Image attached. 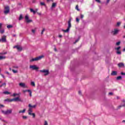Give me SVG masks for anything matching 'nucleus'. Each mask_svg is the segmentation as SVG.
I'll return each mask as SVG.
<instances>
[{"mask_svg": "<svg viewBox=\"0 0 125 125\" xmlns=\"http://www.w3.org/2000/svg\"><path fill=\"white\" fill-rule=\"evenodd\" d=\"M44 31H45V29L44 28H43L41 32V35H43V32H44Z\"/></svg>", "mask_w": 125, "mask_h": 125, "instance_id": "obj_32", "label": "nucleus"}, {"mask_svg": "<svg viewBox=\"0 0 125 125\" xmlns=\"http://www.w3.org/2000/svg\"><path fill=\"white\" fill-rule=\"evenodd\" d=\"M115 49H116V50H120V49H121V46L115 48Z\"/></svg>", "mask_w": 125, "mask_h": 125, "instance_id": "obj_33", "label": "nucleus"}, {"mask_svg": "<svg viewBox=\"0 0 125 125\" xmlns=\"http://www.w3.org/2000/svg\"><path fill=\"white\" fill-rule=\"evenodd\" d=\"M56 7V3H53L52 4V8H53V7Z\"/></svg>", "mask_w": 125, "mask_h": 125, "instance_id": "obj_23", "label": "nucleus"}, {"mask_svg": "<svg viewBox=\"0 0 125 125\" xmlns=\"http://www.w3.org/2000/svg\"><path fill=\"white\" fill-rule=\"evenodd\" d=\"M31 85H32V86H36V84L34 82H31Z\"/></svg>", "mask_w": 125, "mask_h": 125, "instance_id": "obj_25", "label": "nucleus"}, {"mask_svg": "<svg viewBox=\"0 0 125 125\" xmlns=\"http://www.w3.org/2000/svg\"><path fill=\"white\" fill-rule=\"evenodd\" d=\"M116 45H120V44H121V42H116Z\"/></svg>", "mask_w": 125, "mask_h": 125, "instance_id": "obj_40", "label": "nucleus"}, {"mask_svg": "<svg viewBox=\"0 0 125 125\" xmlns=\"http://www.w3.org/2000/svg\"><path fill=\"white\" fill-rule=\"evenodd\" d=\"M79 41H80V39H77V40H76L75 42H74V43H77V42H79Z\"/></svg>", "mask_w": 125, "mask_h": 125, "instance_id": "obj_47", "label": "nucleus"}, {"mask_svg": "<svg viewBox=\"0 0 125 125\" xmlns=\"http://www.w3.org/2000/svg\"><path fill=\"white\" fill-rule=\"evenodd\" d=\"M6 74H7V75H9V72H6Z\"/></svg>", "mask_w": 125, "mask_h": 125, "instance_id": "obj_61", "label": "nucleus"}, {"mask_svg": "<svg viewBox=\"0 0 125 125\" xmlns=\"http://www.w3.org/2000/svg\"><path fill=\"white\" fill-rule=\"evenodd\" d=\"M59 38H62V35H59Z\"/></svg>", "mask_w": 125, "mask_h": 125, "instance_id": "obj_59", "label": "nucleus"}, {"mask_svg": "<svg viewBox=\"0 0 125 125\" xmlns=\"http://www.w3.org/2000/svg\"><path fill=\"white\" fill-rule=\"evenodd\" d=\"M123 102L124 103H125V100H123Z\"/></svg>", "mask_w": 125, "mask_h": 125, "instance_id": "obj_63", "label": "nucleus"}, {"mask_svg": "<svg viewBox=\"0 0 125 125\" xmlns=\"http://www.w3.org/2000/svg\"><path fill=\"white\" fill-rule=\"evenodd\" d=\"M118 72L116 71H113L111 73V76H117Z\"/></svg>", "mask_w": 125, "mask_h": 125, "instance_id": "obj_12", "label": "nucleus"}, {"mask_svg": "<svg viewBox=\"0 0 125 125\" xmlns=\"http://www.w3.org/2000/svg\"><path fill=\"white\" fill-rule=\"evenodd\" d=\"M40 4L41 5H45V4L44 3V2H41L40 3Z\"/></svg>", "mask_w": 125, "mask_h": 125, "instance_id": "obj_42", "label": "nucleus"}, {"mask_svg": "<svg viewBox=\"0 0 125 125\" xmlns=\"http://www.w3.org/2000/svg\"><path fill=\"white\" fill-rule=\"evenodd\" d=\"M123 51L125 52V48L123 49Z\"/></svg>", "mask_w": 125, "mask_h": 125, "instance_id": "obj_62", "label": "nucleus"}, {"mask_svg": "<svg viewBox=\"0 0 125 125\" xmlns=\"http://www.w3.org/2000/svg\"><path fill=\"white\" fill-rule=\"evenodd\" d=\"M121 75H122V76H125V73L124 72H121Z\"/></svg>", "mask_w": 125, "mask_h": 125, "instance_id": "obj_50", "label": "nucleus"}, {"mask_svg": "<svg viewBox=\"0 0 125 125\" xmlns=\"http://www.w3.org/2000/svg\"><path fill=\"white\" fill-rule=\"evenodd\" d=\"M97 2H98L99 3H101V1L100 0H95Z\"/></svg>", "mask_w": 125, "mask_h": 125, "instance_id": "obj_44", "label": "nucleus"}, {"mask_svg": "<svg viewBox=\"0 0 125 125\" xmlns=\"http://www.w3.org/2000/svg\"><path fill=\"white\" fill-rule=\"evenodd\" d=\"M118 33H119V30L117 29H114V30L111 32V34H112L113 36H116V35H117Z\"/></svg>", "mask_w": 125, "mask_h": 125, "instance_id": "obj_7", "label": "nucleus"}, {"mask_svg": "<svg viewBox=\"0 0 125 125\" xmlns=\"http://www.w3.org/2000/svg\"><path fill=\"white\" fill-rule=\"evenodd\" d=\"M1 112L4 115H7L6 114V111H4V110H1Z\"/></svg>", "mask_w": 125, "mask_h": 125, "instance_id": "obj_31", "label": "nucleus"}, {"mask_svg": "<svg viewBox=\"0 0 125 125\" xmlns=\"http://www.w3.org/2000/svg\"><path fill=\"white\" fill-rule=\"evenodd\" d=\"M116 53L117 54H122V52L120 50H117Z\"/></svg>", "mask_w": 125, "mask_h": 125, "instance_id": "obj_28", "label": "nucleus"}, {"mask_svg": "<svg viewBox=\"0 0 125 125\" xmlns=\"http://www.w3.org/2000/svg\"><path fill=\"white\" fill-rule=\"evenodd\" d=\"M28 107L29 108H36L37 107V105H32L31 104H29Z\"/></svg>", "mask_w": 125, "mask_h": 125, "instance_id": "obj_15", "label": "nucleus"}, {"mask_svg": "<svg viewBox=\"0 0 125 125\" xmlns=\"http://www.w3.org/2000/svg\"><path fill=\"white\" fill-rule=\"evenodd\" d=\"M83 17H84V16H83V14H81V19H83Z\"/></svg>", "mask_w": 125, "mask_h": 125, "instance_id": "obj_46", "label": "nucleus"}, {"mask_svg": "<svg viewBox=\"0 0 125 125\" xmlns=\"http://www.w3.org/2000/svg\"><path fill=\"white\" fill-rule=\"evenodd\" d=\"M40 73H43L44 76H48L49 75V70L48 69H43L40 70Z\"/></svg>", "mask_w": 125, "mask_h": 125, "instance_id": "obj_4", "label": "nucleus"}, {"mask_svg": "<svg viewBox=\"0 0 125 125\" xmlns=\"http://www.w3.org/2000/svg\"><path fill=\"white\" fill-rule=\"evenodd\" d=\"M2 26V23H0V29H1V26Z\"/></svg>", "mask_w": 125, "mask_h": 125, "instance_id": "obj_53", "label": "nucleus"}, {"mask_svg": "<svg viewBox=\"0 0 125 125\" xmlns=\"http://www.w3.org/2000/svg\"><path fill=\"white\" fill-rule=\"evenodd\" d=\"M6 115L11 114L12 113V109H8L6 111Z\"/></svg>", "mask_w": 125, "mask_h": 125, "instance_id": "obj_11", "label": "nucleus"}, {"mask_svg": "<svg viewBox=\"0 0 125 125\" xmlns=\"http://www.w3.org/2000/svg\"><path fill=\"white\" fill-rule=\"evenodd\" d=\"M6 57L5 56H0V60H3L5 59Z\"/></svg>", "mask_w": 125, "mask_h": 125, "instance_id": "obj_19", "label": "nucleus"}, {"mask_svg": "<svg viewBox=\"0 0 125 125\" xmlns=\"http://www.w3.org/2000/svg\"><path fill=\"white\" fill-rule=\"evenodd\" d=\"M54 50H55V51H57V49H56V48H54Z\"/></svg>", "mask_w": 125, "mask_h": 125, "instance_id": "obj_60", "label": "nucleus"}, {"mask_svg": "<svg viewBox=\"0 0 125 125\" xmlns=\"http://www.w3.org/2000/svg\"><path fill=\"white\" fill-rule=\"evenodd\" d=\"M28 92H29V96L30 97H32V91H31V90H30V91H28Z\"/></svg>", "mask_w": 125, "mask_h": 125, "instance_id": "obj_36", "label": "nucleus"}, {"mask_svg": "<svg viewBox=\"0 0 125 125\" xmlns=\"http://www.w3.org/2000/svg\"><path fill=\"white\" fill-rule=\"evenodd\" d=\"M122 107H125V104H123V105H119L118 106V109H121V108H122Z\"/></svg>", "mask_w": 125, "mask_h": 125, "instance_id": "obj_29", "label": "nucleus"}, {"mask_svg": "<svg viewBox=\"0 0 125 125\" xmlns=\"http://www.w3.org/2000/svg\"><path fill=\"white\" fill-rule=\"evenodd\" d=\"M118 67H124V66H125V64H124L123 63H119L118 64Z\"/></svg>", "mask_w": 125, "mask_h": 125, "instance_id": "obj_16", "label": "nucleus"}, {"mask_svg": "<svg viewBox=\"0 0 125 125\" xmlns=\"http://www.w3.org/2000/svg\"><path fill=\"white\" fill-rule=\"evenodd\" d=\"M120 25H121V22H118L117 23V26L118 27H119Z\"/></svg>", "mask_w": 125, "mask_h": 125, "instance_id": "obj_38", "label": "nucleus"}, {"mask_svg": "<svg viewBox=\"0 0 125 125\" xmlns=\"http://www.w3.org/2000/svg\"><path fill=\"white\" fill-rule=\"evenodd\" d=\"M1 77H2V78H3V79H4V75L3 74H0Z\"/></svg>", "mask_w": 125, "mask_h": 125, "instance_id": "obj_56", "label": "nucleus"}, {"mask_svg": "<svg viewBox=\"0 0 125 125\" xmlns=\"http://www.w3.org/2000/svg\"><path fill=\"white\" fill-rule=\"evenodd\" d=\"M48 125V124H47V122L45 121L44 125Z\"/></svg>", "mask_w": 125, "mask_h": 125, "instance_id": "obj_51", "label": "nucleus"}, {"mask_svg": "<svg viewBox=\"0 0 125 125\" xmlns=\"http://www.w3.org/2000/svg\"><path fill=\"white\" fill-rule=\"evenodd\" d=\"M116 80H117V81H120V80H122V76H119L117 77Z\"/></svg>", "mask_w": 125, "mask_h": 125, "instance_id": "obj_24", "label": "nucleus"}, {"mask_svg": "<svg viewBox=\"0 0 125 125\" xmlns=\"http://www.w3.org/2000/svg\"><path fill=\"white\" fill-rule=\"evenodd\" d=\"M32 32L33 33V34H35V33H36V30H35V29H32Z\"/></svg>", "mask_w": 125, "mask_h": 125, "instance_id": "obj_48", "label": "nucleus"}, {"mask_svg": "<svg viewBox=\"0 0 125 125\" xmlns=\"http://www.w3.org/2000/svg\"><path fill=\"white\" fill-rule=\"evenodd\" d=\"M0 34H3V33H4V29H2V30H0Z\"/></svg>", "mask_w": 125, "mask_h": 125, "instance_id": "obj_34", "label": "nucleus"}, {"mask_svg": "<svg viewBox=\"0 0 125 125\" xmlns=\"http://www.w3.org/2000/svg\"><path fill=\"white\" fill-rule=\"evenodd\" d=\"M0 42H6V36H2L1 39H0Z\"/></svg>", "mask_w": 125, "mask_h": 125, "instance_id": "obj_5", "label": "nucleus"}, {"mask_svg": "<svg viewBox=\"0 0 125 125\" xmlns=\"http://www.w3.org/2000/svg\"><path fill=\"white\" fill-rule=\"evenodd\" d=\"M71 21H72V20L70 19L68 21V27L66 30H62V31L64 33H68L69 31H70V29H71V27H72V24L71 23Z\"/></svg>", "mask_w": 125, "mask_h": 125, "instance_id": "obj_1", "label": "nucleus"}, {"mask_svg": "<svg viewBox=\"0 0 125 125\" xmlns=\"http://www.w3.org/2000/svg\"><path fill=\"white\" fill-rule=\"evenodd\" d=\"M2 107H4V105L0 104V108H1Z\"/></svg>", "mask_w": 125, "mask_h": 125, "instance_id": "obj_52", "label": "nucleus"}, {"mask_svg": "<svg viewBox=\"0 0 125 125\" xmlns=\"http://www.w3.org/2000/svg\"><path fill=\"white\" fill-rule=\"evenodd\" d=\"M25 20L27 23H31V22H33V20H29V17L28 16H25Z\"/></svg>", "mask_w": 125, "mask_h": 125, "instance_id": "obj_8", "label": "nucleus"}, {"mask_svg": "<svg viewBox=\"0 0 125 125\" xmlns=\"http://www.w3.org/2000/svg\"><path fill=\"white\" fill-rule=\"evenodd\" d=\"M4 9L5 10L4 11V13L6 15L8 14L9 12H10V8H9V6L7 5L4 6Z\"/></svg>", "mask_w": 125, "mask_h": 125, "instance_id": "obj_3", "label": "nucleus"}, {"mask_svg": "<svg viewBox=\"0 0 125 125\" xmlns=\"http://www.w3.org/2000/svg\"><path fill=\"white\" fill-rule=\"evenodd\" d=\"M22 119H23V120H27V119H28V117L25 116H23Z\"/></svg>", "mask_w": 125, "mask_h": 125, "instance_id": "obj_30", "label": "nucleus"}, {"mask_svg": "<svg viewBox=\"0 0 125 125\" xmlns=\"http://www.w3.org/2000/svg\"><path fill=\"white\" fill-rule=\"evenodd\" d=\"M22 19H23V16L22 15H20L19 20L20 21H21V20H22Z\"/></svg>", "mask_w": 125, "mask_h": 125, "instance_id": "obj_22", "label": "nucleus"}, {"mask_svg": "<svg viewBox=\"0 0 125 125\" xmlns=\"http://www.w3.org/2000/svg\"><path fill=\"white\" fill-rule=\"evenodd\" d=\"M30 10V12H32L33 14H36V12H36V11L34 10V9L32 8H31Z\"/></svg>", "mask_w": 125, "mask_h": 125, "instance_id": "obj_20", "label": "nucleus"}, {"mask_svg": "<svg viewBox=\"0 0 125 125\" xmlns=\"http://www.w3.org/2000/svg\"><path fill=\"white\" fill-rule=\"evenodd\" d=\"M3 94H10V92H8V91H5L3 92Z\"/></svg>", "mask_w": 125, "mask_h": 125, "instance_id": "obj_21", "label": "nucleus"}, {"mask_svg": "<svg viewBox=\"0 0 125 125\" xmlns=\"http://www.w3.org/2000/svg\"><path fill=\"white\" fill-rule=\"evenodd\" d=\"M109 2H110V0H106L107 3H109Z\"/></svg>", "mask_w": 125, "mask_h": 125, "instance_id": "obj_57", "label": "nucleus"}, {"mask_svg": "<svg viewBox=\"0 0 125 125\" xmlns=\"http://www.w3.org/2000/svg\"><path fill=\"white\" fill-rule=\"evenodd\" d=\"M25 112H26V109H24L23 110H20L19 111V114H21V113H25Z\"/></svg>", "mask_w": 125, "mask_h": 125, "instance_id": "obj_18", "label": "nucleus"}, {"mask_svg": "<svg viewBox=\"0 0 125 125\" xmlns=\"http://www.w3.org/2000/svg\"><path fill=\"white\" fill-rule=\"evenodd\" d=\"M29 68L30 69H32V70H39V67L36 65H30Z\"/></svg>", "mask_w": 125, "mask_h": 125, "instance_id": "obj_6", "label": "nucleus"}, {"mask_svg": "<svg viewBox=\"0 0 125 125\" xmlns=\"http://www.w3.org/2000/svg\"><path fill=\"white\" fill-rule=\"evenodd\" d=\"M13 27V26L11 25H8L7 26V28H8V29H10Z\"/></svg>", "mask_w": 125, "mask_h": 125, "instance_id": "obj_26", "label": "nucleus"}, {"mask_svg": "<svg viewBox=\"0 0 125 125\" xmlns=\"http://www.w3.org/2000/svg\"><path fill=\"white\" fill-rule=\"evenodd\" d=\"M0 54H1V55H4L5 54H7V52L2 53H0Z\"/></svg>", "mask_w": 125, "mask_h": 125, "instance_id": "obj_45", "label": "nucleus"}, {"mask_svg": "<svg viewBox=\"0 0 125 125\" xmlns=\"http://www.w3.org/2000/svg\"><path fill=\"white\" fill-rule=\"evenodd\" d=\"M13 48H17L19 51H22V48L19 45L15 46Z\"/></svg>", "mask_w": 125, "mask_h": 125, "instance_id": "obj_9", "label": "nucleus"}, {"mask_svg": "<svg viewBox=\"0 0 125 125\" xmlns=\"http://www.w3.org/2000/svg\"><path fill=\"white\" fill-rule=\"evenodd\" d=\"M78 93L79 94H82V92L81 91H79Z\"/></svg>", "mask_w": 125, "mask_h": 125, "instance_id": "obj_55", "label": "nucleus"}, {"mask_svg": "<svg viewBox=\"0 0 125 125\" xmlns=\"http://www.w3.org/2000/svg\"><path fill=\"white\" fill-rule=\"evenodd\" d=\"M12 99H5V100H4V102H12Z\"/></svg>", "mask_w": 125, "mask_h": 125, "instance_id": "obj_17", "label": "nucleus"}, {"mask_svg": "<svg viewBox=\"0 0 125 125\" xmlns=\"http://www.w3.org/2000/svg\"><path fill=\"white\" fill-rule=\"evenodd\" d=\"M109 95H113V93L110 92V93H109Z\"/></svg>", "mask_w": 125, "mask_h": 125, "instance_id": "obj_54", "label": "nucleus"}, {"mask_svg": "<svg viewBox=\"0 0 125 125\" xmlns=\"http://www.w3.org/2000/svg\"><path fill=\"white\" fill-rule=\"evenodd\" d=\"M16 95H18V94L14 93L13 95V96H14V97H15V96H16Z\"/></svg>", "mask_w": 125, "mask_h": 125, "instance_id": "obj_49", "label": "nucleus"}, {"mask_svg": "<svg viewBox=\"0 0 125 125\" xmlns=\"http://www.w3.org/2000/svg\"><path fill=\"white\" fill-rule=\"evenodd\" d=\"M75 9H76V10H78V11H80V9H79V5H77L76 6Z\"/></svg>", "mask_w": 125, "mask_h": 125, "instance_id": "obj_27", "label": "nucleus"}, {"mask_svg": "<svg viewBox=\"0 0 125 125\" xmlns=\"http://www.w3.org/2000/svg\"><path fill=\"white\" fill-rule=\"evenodd\" d=\"M12 72H13L14 73V74H16V73H17V70H15L14 69H12Z\"/></svg>", "mask_w": 125, "mask_h": 125, "instance_id": "obj_35", "label": "nucleus"}, {"mask_svg": "<svg viewBox=\"0 0 125 125\" xmlns=\"http://www.w3.org/2000/svg\"><path fill=\"white\" fill-rule=\"evenodd\" d=\"M42 58H43V56H40L39 57L30 60L29 62H34V61H39V60H41V59H42Z\"/></svg>", "mask_w": 125, "mask_h": 125, "instance_id": "obj_2", "label": "nucleus"}, {"mask_svg": "<svg viewBox=\"0 0 125 125\" xmlns=\"http://www.w3.org/2000/svg\"><path fill=\"white\" fill-rule=\"evenodd\" d=\"M124 29H125V23L124 24Z\"/></svg>", "mask_w": 125, "mask_h": 125, "instance_id": "obj_64", "label": "nucleus"}, {"mask_svg": "<svg viewBox=\"0 0 125 125\" xmlns=\"http://www.w3.org/2000/svg\"><path fill=\"white\" fill-rule=\"evenodd\" d=\"M19 85L21 87H24V88L26 87V84H25V83H19Z\"/></svg>", "mask_w": 125, "mask_h": 125, "instance_id": "obj_10", "label": "nucleus"}, {"mask_svg": "<svg viewBox=\"0 0 125 125\" xmlns=\"http://www.w3.org/2000/svg\"><path fill=\"white\" fill-rule=\"evenodd\" d=\"M1 85H2V86H3L4 85H5V86H6V83H2V84Z\"/></svg>", "mask_w": 125, "mask_h": 125, "instance_id": "obj_41", "label": "nucleus"}, {"mask_svg": "<svg viewBox=\"0 0 125 125\" xmlns=\"http://www.w3.org/2000/svg\"><path fill=\"white\" fill-rule=\"evenodd\" d=\"M76 22H77L78 23H79V22H80V19L77 18H76Z\"/></svg>", "mask_w": 125, "mask_h": 125, "instance_id": "obj_43", "label": "nucleus"}, {"mask_svg": "<svg viewBox=\"0 0 125 125\" xmlns=\"http://www.w3.org/2000/svg\"><path fill=\"white\" fill-rule=\"evenodd\" d=\"M33 112V109H32V108L29 107L28 109V115H32V112Z\"/></svg>", "mask_w": 125, "mask_h": 125, "instance_id": "obj_14", "label": "nucleus"}, {"mask_svg": "<svg viewBox=\"0 0 125 125\" xmlns=\"http://www.w3.org/2000/svg\"><path fill=\"white\" fill-rule=\"evenodd\" d=\"M29 91H30V90H25L23 91V92H29Z\"/></svg>", "mask_w": 125, "mask_h": 125, "instance_id": "obj_39", "label": "nucleus"}, {"mask_svg": "<svg viewBox=\"0 0 125 125\" xmlns=\"http://www.w3.org/2000/svg\"><path fill=\"white\" fill-rule=\"evenodd\" d=\"M12 101H20V99H19V97H16L12 99Z\"/></svg>", "mask_w": 125, "mask_h": 125, "instance_id": "obj_13", "label": "nucleus"}, {"mask_svg": "<svg viewBox=\"0 0 125 125\" xmlns=\"http://www.w3.org/2000/svg\"><path fill=\"white\" fill-rule=\"evenodd\" d=\"M13 68H15L16 69H18V66H13Z\"/></svg>", "mask_w": 125, "mask_h": 125, "instance_id": "obj_58", "label": "nucleus"}, {"mask_svg": "<svg viewBox=\"0 0 125 125\" xmlns=\"http://www.w3.org/2000/svg\"><path fill=\"white\" fill-rule=\"evenodd\" d=\"M31 115L33 116V118H35L36 117V114L35 113H31Z\"/></svg>", "mask_w": 125, "mask_h": 125, "instance_id": "obj_37", "label": "nucleus"}]
</instances>
